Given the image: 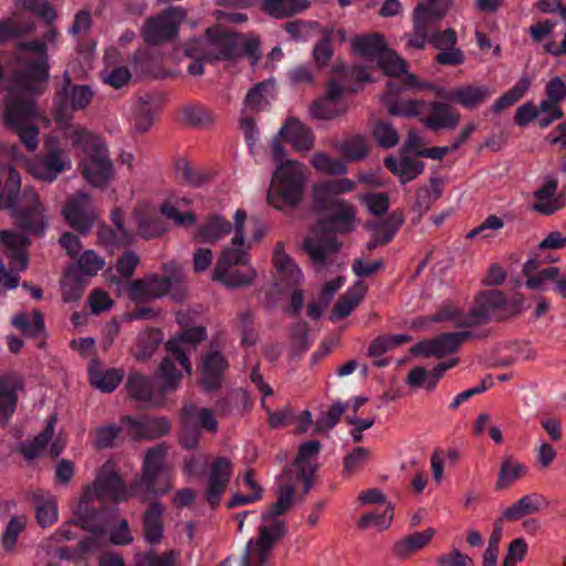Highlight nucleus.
I'll return each instance as SVG.
<instances>
[{
	"label": "nucleus",
	"instance_id": "obj_49",
	"mask_svg": "<svg viewBox=\"0 0 566 566\" xmlns=\"http://www.w3.org/2000/svg\"><path fill=\"white\" fill-rule=\"evenodd\" d=\"M539 510V503L534 495H525L505 507L502 512L503 518L516 521L526 515L536 513Z\"/></svg>",
	"mask_w": 566,
	"mask_h": 566
},
{
	"label": "nucleus",
	"instance_id": "obj_19",
	"mask_svg": "<svg viewBox=\"0 0 566 566\" xmlns=\"http://www.w3.org/2000/svg\"><path fill=\"white\" fill-rule=\"evenodd\" d=\"M67 168H70V160L59 148L49 150L42 158L29 165L30 174L46 182H53Z\"/></svg>",
	"mask_w": 566,
	"mask_h": 566
},
{
	"label": "nucleus",
	"instance_id": "obj_32",
	"mask_svg": "<svg viewBox=\"0 0 566 566\" xmlns=\"http://www.w3.org/2000/svg\"><path fill=\"white\" fill-rule=\"evenodd\" d=\"M232 229L233 227L229 220L214 214L197 228L195 239L199 243H214L228 235Z\"/></svg>",
	"mask_w": 566,
	"mask_h": 566
},
{
	"label": "nucleus",
	"instance_id": "obj_27",
	"mask_svg": "<svg viewBox=\"0 0 566 566\" xmlns=\"http://www.w3.org/2000/svg\"><path fill=\"white\" fill-rule=\"evenodd\" d=\"M279 136L298 150L307 151L313 147V133L295 117H289L285 120L279 130Z\"/></svg>",
	"mask_w": 566,
	"mask_h": 566
},
{
	"label": "nucleus",
	"instance_id": "obj_51",
	"mask_svg": "<svg viewBox=\"0 0 566 566\" xmlns=\"http://www.w3.org/2000/svg\"><path fill=\"white\" fill-rule=\"evenodd\" d=\"M321 449L322 444L318 440H310L302 443L293 463L286 468H292V470H311V468L317 469L316 464H313L312 461L316 459Z\"/></svg>",
	"mask_w": 566,
	"mask_h": 566
},
{
	"label": "nucleus",
	"instance_id": "obj_26",
	"mask_svg": "<svg viewBox=\"0 0 566 566\" xmlns=\"http://www.w3.org/2000/svg\"><path fill=\"white\" fill-rule=\"evenodd\" d=\"M460 123V115L446 102L427 105V129L452 130Z\"/></svg>",
	"mask_w": 566,
	"mask_h": 566
},
{
	"label": "nucleus",
	"instance_id": "obj_1",
	"mask_svg": "<svg viewBox=\"0 0 566 566\" xmlns=\"http://www.w3.org/2000/svg\"><path fill=\"white\" fill-rule=\"evenodd\" d=\"M280 139L277 134L271 143L273 160L279 165L272 176L268 201L275 209L283 210L294 208L303 200L306 178L302 164L296 160L283 161L285 151Z\"/></svg>",
	"mask_w": 566,
	"mask_h": 566
},
{
	"label": "nucleus",
	"instance_id": "obj_47",
	"mask_svg": "<svg viewBox=\"0 0 566 566\" xmlns=\"http://www.w3.org/2000/svg\"><path fill=\"white\" fill-rule=\"evenodd\" d=\"M86 281L77 271L69 270L62 281V298L65 303L77 302L85 291Z\"/></svg>",
	"mask_w": 566,
	"mask_h": 566
},
{
	"label": "nucleus",
	"instance_id": "obj_3",
	"mask_svg": "<svg viewBox=\"0 0 566 566\" xmlns=\"http://www.w3.org/2000/svg\"><path fill=\"white\" fill-rule=\"evenodd\" d=\"M377 63L384 73L390 77L387 82V90L384 96L388 112L391 115L405 116L418 114V102L398 98L403 91L422 86L419 78L413 74H406L403 78L400 77L402 74L407 73L406 62L394 50L388 48Z\"/></svg>",
	"mask_w": 566,
	"mask_h": 566
},
{
	"label": "nucleus",
	"instance_id": "obj_24",
	"mask_svg": "<svg viewBox=\"0 0 566 566\" xmlns=\"http://www.w3.org/2000/svg\"><path fill=\"white\" fill-rule=\"evenodd\" d=\"M229 364L220 352H210L202 358L201 386L206 391H216L221 387L222 375Z\"/></svg>",
	"mask_w": 566,
	"mask_h": 566
},
{
	"label": "nucleus",
	"instance_id": "obj_60",
	"mask_svg": "<svg viewBox=\"0 0 566 566\" xmlns=\"http://www.w3.org/2000/svg\"><path fill=\"white\" fill-rule=\"evenodd\" d=\"M98 241L106 247L128 245L133 241L130 232H119L107 226H102L97 232Z\"/></svg>",
	"mask_w": 566,
	"mask_h": 566
},
{
	"label": "nucleus",
	"instance_id": "obj_5",
	"mask_svg": "<svg viewBox=\"0 0 566 566\" xmlns=\"http://www.w3.org/2000/svg\"><path fill=\"white\" fill-rule=\"evenodd\" d=\"M206 336L207 333L203 326H195L185 329L177 337L169 339L165 344L166 350L171 356L165 357L158 367V376L160 378L158 390L161 396L175 391L179 385L181 374L176 368V361H178L188 374L191 373V363L184 345L195 347L202 342Z\"/></svg>",
	"mask_w": 566,
	"mask_h": 566
},
{
	"label": "nucleus",
	"instance_id": "obj_17",
	"mask_svg": "<svg viewBox=\"0 0 566 566\" xmlns=\"http://www.w3.org/2000/svg\"><path fill=\"white\" fill-rule=\"evenodd\" d=\"M429 42L438 51L434 62L444 66L461 65L465 61L464 52L458 46V36L452 29L434 32Z\"/></svg>",
	"mask_w": 566,
	"mask_h": 566
},
{
	"label": "nucleus",
	"instance_id": "obj_57",
	"mask_svg": "<svg viewBox=\"0 0 566 566\" xmlns=\"http://www.w3.org/2000/svg\"><path fill=\"white\" fill-rule=\"evenodd\" d=\"M503 227V219L492 214L489 216L479 227L472 229L467 237L469 239L479 238L480 240H489L494 238Z\"/></svg>",
	"mask_w": 566,
	"mask_h": 566
},
{
	"label": "nucleus",
	"instance_id": "obj_54",
	"mask_svg": "<svg viewBox=\"0 0 566 566\" xmlns=\"http://www.w3.org/2000/svg\"><path fill=\"white\" fill-rule=\"evenodd\" d=\"M293 355H303L312 345L310 325L305 321L296 322L291 326Z\"/></svg>",
	"mask_w": 566,
	"mask_h": 566
},
{
	"label": "nucleus",
	"instance_id": "obj_14",
	"mask_svg": "<svg viewBox=\"0 0 566 566\" xmlns=\"http://www.w3.org/2000/svg\"><path fill=\"white\" fill-rule=\"evenodd\" d=\"M233 473V464L226 457H217L210 464L208 482L205 491V500L211 509L219 506L230 479Z\"/></svg>",
	"mask_w": 566,
	"mask_h": 566
},
{
	"label": "nucleus",
	"instance_id": "obj_53",
	"mask_svg": "<svg viewBox=\"0 0 566 566\" xmlns=\"http://www.w3.org/2000/svg\"><path fill=\"white\" fill-rule=\"evenodd\" d=\"M530 86V78L527 76L521 77L520 81L510 91H507L493 103L492 109L495 113L504 111L505 108L521 99L526 94Z\"/></svg>",
	"mask_w": 566,
	"mask_h": 566
},
{
	"label": "nucleus",
	"instance_id": "obj_13",
	"mask_svg": "<svg viewBox=\"0 0 566 566\" xmlns=\"http://www.w3.org/2000/svg\"><path fill=\"white\" fill-rule=\"evenodd\" d=\"M62 213L70 227L82 234L90 232L97 218L91 196L82 191L67 199Z\"/></svg>",
	"mask_w": 566,
	"mask_h": 566
},
{
	"label": "nucleus",
	"instance_id": "obj_33",
	"mask_svg": "<svg viewBox=\"0 0 566 566\" xmlns=\"http://www.w3.org/2000/svg\"><path fill=\"white\" fill-rule=\"evenodd\" d=\"M35 518L41 527H49L57 521V506L50 493L36 491L32 494Z\"/></svg>",
	"mask_w": 566,
	"mask_h": 566
},
{
	"label": "nucleus",
	"instance_id": "obj_38",
	"mask_svg": "<svg viewBox=\"0 0 566 566\" xmlns=\"http://www.w3.org/2000/svg\"><path fill=\"white\" fill-rule=\"evenodd\" d=\"M365 292L366 287L361 283H358L352 289L347 290L346 293L339 296L335 303L329 317L331 321L343 319L350 315V313L364 298Z\"/></svg>",
	"mask_w": 566,
	"mask_h": 566
},
{
	"label": "nucleus",
	"instance_id": "obj_64",
	"mask_svg": "<svg viewBox=\"0 0 566 566\" xmlns=\"http://www.w3.org/2000/svg\"><path fill=\"white\" fill-rule=\"evenodd\" d=\"M142 564L146 566H179L177 563V553L174 549L166 551L161 554L149 549L143 555Z\"/></svg>",
	"mask_w": 566,
	"mask_h": 566
},
{
	"label": "nucleus",
	"instance_id": "obj_59",
	"mask_svg": "<svg viewBox=\"0 0 566 566\" xmlns=\"http://www.w3.org/2000/svg\"><path fill=\"white\" fill-rule=\"evenodd\" d=\"M312 165L315 169L327 175H343L346 172L345 164L336 158H332L324 153H317L312 157Z\"/></svg>",
	"mask_w": 566,
	"mask_h": 566
},
{
	"label": "nucleus",
	"instance_id": "obj_21",
	"mask_svg": "<svg viewBox=\"0 0 566 566\" xmlns=\"http://www.w3.org/2000/svg\"><path fill=\"white\" fill-rule=\"evenodd\" d=\"M165 506L161 502L150 501L142 514V526L144 539L149 545H158L164 537V514Z\"/></svg>",
	"mask_w": 566,
	"mask_h": 566
},
{
	"label": "nucleus",
	"instance_id": "obj_41",
	"mask_svg": "<svg viewBox=\"0 0 566 566\" xmlns=\"http://www.w3.org/2000/svg\"><path fill=\"white\" fill-rule=\"evenodd\" d=\"M274 88V81L265 80L255 84L249 90L244 98V109L247 112H261L269 105L268 96Z\"/></svg>",
	"mask_w": 566,
	"mask_h": 566
},
{
	"label": "nucleus",
	"instance_id": "obj_4",
	"mask_svg": "<svg viewBox=\"0 0 566 566\" xmlns=\"http://www.w3.org/2000/svg\"><path fill=\"white\" fill-rule=\"evenodd\" d=\"M70 140L84 154L80 163L84 179L93 187L106 186L113 178V163L103 140L83 127L74 128Z\"/></svg>",
	"mask_w": 566,
	"mask_h": 566
},
{
	"label": "nucleus",
	"instance_id": "obj_52",
	"mask_svg": "<svg viewBox=\"0 0 566 566\" xmlns=\"http://www.w3.org/2000/svg\"><path fill=\"white\" fill-rule=\"evenodd\" d=\"M424 547V532H417L396 542L392 553L401 559H407Z\"/></svg>",
	"mask_w": 566,
	"mask_h": 566
},
{
	"label": "nucleus",
	"instance_id": "obj_36",
	"mask_svg": "<svg viewBox=\"0 0 566 566\" xmlns=\"http://www.w3.org/2000/svg\"><path fill=\"white\" fill-rule=\"evenodd\" d=\"M352 45L357 54L377 61L388 50L385 38L379 33L357 35L353 39Z\"/></svg>",
	"mask_w": 566,
	"mask_h": 566
},
{
	"label": "nucleus",
	"instance_id": "obj_29",
	"mask_svg": "<svg viewBox=\"0 0 566 566\" xmlns=\"http://www.w3.org/2000/svg\"><path fill=\"white\" fill-rule=\"evenodd\" d=\"M273 262L279 272L280 280L289 286H297L303 280L298 265L285 253L284 243L277 242L273 252Z\"/></svg>",
	"mask_w": 566,
	"mask_h": 566
},
{
	"label": "nucleus",
	"instance_id": "obj_56",
	"mask_svg": "<svg viewBox=\"0 0 566 566\" xmlns=\"http://www.w3.org/2000/svg\"><path fill=\"white\" fill-rule=\"evenodd\" d=\"M525 471L526 469L522 463L512 459L504 460L499 472L496 488L506 489L509 485L520 479L525 473Z\"/></svg>",
	"mask_w": 566,
	"mask_h": 566
},
{
	"label": "nucleus",
	"instance_id": "obj_9",
	"mask_svg": "<svg viewBox=\"0 0 566 566\" xmlns=\"http://www.w3.org/2000/svg\"><path fill=\"white\" fill-rule=\"evenodd\" d=\"M4 103L6 125L18 134L28 150H35L39 145V127L35 125V120L39 118L36 105H32L30 102Z\"/></svg>",
	"mask_w": 566,
	"mask_h": 566
},
{
	"label": "nucleus",
	"instance_id": "obj_39",
	"mask_svg": "<svg viewBox=\"0 0 566 566\" xmlns=\"http://www.w3.org/2000/svg\"><path fill=\"white\" fill-rule=\"evenodd\" d=\"M98 366L97 360H92L88 367V376L91 385L99 389L103 392H112L116 389L123 379V374L115 368H111L105 373H102L96 367Z\"/></svg>",
	"mask_w": 566,
	"mask_h": 566
},
{
	"label": "nucleus",
	"instance_id": "obj_45",
	"mask_svg": "<svg viewBox=\"0 0 566 566\" xmlns=\"http://www.w3.org/2000/svg\"><path fill=\"white\" fill-rule=\"evenodd\" d=\"M129 395L139 401L155 403V392L151 381L137 373L130 374L127 379Z\"/></svg>",
	"mask_w": 566,
	"mask_h": 566
},
{
	"label": "nucleus",
	"instance_id": "obj_6",
	"mask_svg": "<svg viewBox=\"0 0 566 566\" xmlns=\"http://www.w3.org/2000/svg\"><path fill=\"white\" fill-rule=\"evenodd\" d=\"M49 78L48 59L28 61L21 71H14L7 86L4 102H30L36 105V98L42 94L44 83Z\"/></svg>",
	"mask_w": 566,
	"mask_h": 566
},
{
	"label": "nucleus",
	"instance_id": "obj_25",
	"mask_svg": "<svg viewBox=\"0 0 566 566\" xmlns=\"http://www.w3.org/2000/svg\"><path fill=\"white\" fill-rule=\"evenodd\" d=\"M277 500L262 518H274L283 515L292 505L295 496V481H293L292 468H284L277 481Z\"/></svg>",
	"mask_w": 566,
	"mask_h": 566
},
{
	"label": "nucleus",
	"instance_id": "obj_34",
	"mask_svg": "<svg viewBox=\"0 0 566 566\" xmlns=\"http://www.w3.org/2000/svg\"><path fill=\"white\" fill-rule=\"evenodd\" d=\"M385 167L400 177L402 184L416 178L422 171V164L413 157L402 154L401 158L388 156L385 158Z\"/></svg>",
	"mask_w": 566,
	"mask_h": 566
},
{
	"label": "nucleus",
	"instance_id": "obj_42",
	"mask_svg": "<svg viewBox=\"0 0 566 566\" xmlns=\"http://www.w3.org/2000/svg\"><path fill=\"white\" fill-rule=\"evenodd\" d=\"M12 325L18 328L24 336L38 338L44 333V319L40 311L34 310L31 316L21 313L14 315L11 321Z\"/></svg>",
	"mask_w": 566,
	"mask_h": 566
},
{
	"label": "nucleus",
	"instance_id": "obj_11",
	"mask_svg": "<svg viewBox=\"0 0 566 566\" xmlns=\"http://www.w3.org/2000/svg\"><path fill=\"white\" fill-rule=\"evenodd\" d=\"M186 15L187 13L182 8L171 7L148 19L143 30L145 42L150 45H158L175 40L178 35V25Z\"/></svg>",
	"mask_w": 566,
	"mask_h": 566
},
{
	"label": "nucleus",
	"instance_id": "obj_63",
	"mask_svg": "<svg viewBox=\"0 0 566 566\" xmlns=\"http://www.w3.org/2000/svg\"><path fill=\"white\" fill-rule=\"evenodd\" d=\"M373 136L384 148H391L399 140L397 130L386 122H379L374 126Z\"/></svg>",
	"mask_w": 566,
	"mask_h": 566
},
{
	"label": "nucleus",
	"instance_id": "obj_22",
	"mask_svg": "<svg viewBox=\"0 0 566 566\" xmlns=\"http://www.w3.org/2000/svg\"><path fill=\"white\" fill-rule=\"evenodd\" d=\"M171 287V279L167 276L151 275L143 280H135L129 285V296L133 301H145L160 297Z\"/></svg>",
	"mask_w": 566,
	"mask_h": 566
},
{
	"label": "nucleus",
	"instance_id": "obj_35",
	"mask_svg": "<svg viewBox=\"0 0 566 566\" xmlns=\"http://www.w3.org/2000/svg\"><path fill=\"white\" fill-rule=\"evenodd\" d=\"M491 95L488 86L468 85L458 88L453 93L444 92L441 97L447 101H454L467 108H473L484 102Z\"/></svg>",
	"mask_w": 566,
	"mask_h": 566
},
{
	"label": "nucleus",
	"instance_id": "obj_48",
	"mask_svg": "<svg viewBox=\"0 0 566 566\" xmlns=\"http://www.w3.org/2000/svg\"><path fill=\"white\" fill-rule=\"evenodd\" d=\"M123 424H128L133 429H143L150 438H159L166 436L170 431V422L166 418L149 419L145 423H140L132 416L122 418Z\"/></svg>",
	"mask_w": 566,
	"mask_h": 566
},
{
	"label": "nucleus",
	"instance_id": "obj_58",
	"mask_svg": "<svg viewBox=\"0 0 566 566\" xmlns=\"http://www.w3.org/2000/svg\"><path fill=\"white\" fill-rule=\"evenodd\" d=\"M392 518H394V507L391 504H388L382 513H379V512L365 513L359 518L358 526L361 528H367L371 525H375L380 530H386L390 526Z\"/></svg>",
	"mask_w": 566,
	"mask_h": 566
},
{
	"label": "nucleus",
	"instance_id": "obj_30",
	"mask_svg": "<svg viewBox=\"0 0 566 566\" xmlns=\"http://www.w3.org/2000/svg\"><path fill=\"white\" fill-rule=\"evenodd\" d=\"M134 217L137 223V233L145 240L161 237L168 231V226L163 216L156 211H143L136 209Z\"/></svg>",
	"mask_w": 566,
	"mask_h": 566
},
{
	"label": "nucleus",
	"instance_id": "obj_18",
	"mask_svg": "<svg viewBox=\"0 0 566 566\" xmlns=\"http://www.w3.org/2000/svg\"><path fill=\"white\" fill-rule=\"evenodd\" d=\"M94 493L101 502L119 503L129 497L128 490L123 479L113 471L102 470L93 484Z\"/></svg>",
	"mask_w": 566,
	"mask_h": 566
},
{
	"label": "nucleus",
	"instance_id": "obj_37",
	"mask_svg": "<svg viewBox=\"0 0 566 566\" xmlns=\"http://www.w3.org/2000/svg\"><path fill=\"white\" fill-rule=\"evenodd\" d=\"M164 340V334L159 328H147L139 333L133 356L136 360L146 361L151 358Z\"/></svg>",
	"mask_w": 566,
	"mask_h": 566
},
{
	"label": "nucleus",
	"instance_id": "obj_16",
	"mask_svg": "<svg viewBox=\"0 0 566 566\" xmlns=\"http://www.w3.org/2000/svg\"><path fill=\"white\" fill-rule=\"evenodd\" d=\"M167 454L165 443L157 444L147 450L143 462L142 482L149 494L160 496L166 494L170 486H158L157 479L164 469V460Z\"/></svg>",
	"mask_w": 566,
	"mask_h": 566
},
{
	"label": "nucleus",
	"instance_id": "obj_44",
	"mask_svg": "<svg viewBox=\"0 0 566 566\" xmlns=\"http://www.w3.org/2000/svg\"><path fill=\"white\" fill-rule=\"evenodd\" d=\"M76 522L80 528L94 535H104L105 528L101 523L99 512L82 502L75 511Z\"/></svg>",
	"mask_w": 566,
	"mask_h": 566
},
{
	"label": "nucleus",
	"instance_id": "obj_15",
	"mask_svg": "<svg viewBox=\"0 0 566 566\" xmlns=\"http://www.w3.org/2000/svg\"><path fill=\"white\" fill-rule=\"evenodd\" d=\"M355 182L348 178L327 180L313 186V203L317 213L334 209L335 205H348L337 198L338 195L349 192Z\"/></svg>",
	"mask_w": 566,
	"mask_h": 566
},
{
	"label": "nucleus",
	"instance_id": "obj_23",
	"mask_svg": "<svg viewBox=\"0 0 566 566\" xmlns=\"http://www.w3.org/2000/svg\"><path fill=\"white\" fill-rule=\"evenodd\" d=\"M533 197V210L543 214H552L565 203L563 197L557 192V181L552 177L546 178L542 182L534 191Z\"/></svg>",
	"mask_w": 566,
	"mask_h": 566
},
{
	"label": "nucleus",
	"instance_id": "obj_2",
	"mask_svg": "<svg viewBox=\"0 0 566 566\" xmlns=\"http://www.w3.org/2000/svg\"><path fill=\"white\" fill-rule=\"evenodd\" d=\"M332 213L317 221V228L322 232L316 239L305 238L303 250L312 262L324 266L327 255L336 254L340 249V242L331 234L348 233L355 229L356 211L350 205H335Z\"/></svg>",
	"mask_w": 566,
	"mask_h": 566
},
{
	"label": "nucleus",
	"instance_id": "obj_12",
	"mask_svg": "<svg viewBox=\"0 0 566 566\" xmlns=\"http://www.w3.org/2000/svg\"><path fill=\"white\" fill-rule=\"evenodd\" d=\"M23 200L28 203L22 206L19 197L15 199L13 207H6L15 218L17 226L34 235L44 233L45 223L42 216V206L39 196L32 190H24Z\"/></svg>",
	"mask_w": 566,
	"mask_h": 566
},
{
	"label": "nucleus",
	"instance_id": "obj_20",
	"mask_svg": "<svg viewBox=\"0 0 566 566\" xmlns=\"http://www.w3.org/2000/svg\"><path fill=\"white\" fill-rule=\"evenodd\" d=\"M0 243L3 245L4 253L9 259L11 271H24L28 265L27 248L30 244V240L19 233L1 231Z\"/></svg>",
	"mask_w": 566,
	"mask_h": 566
},
{
	"label": "nucleus",
	"instance_id": "obj_61",
	"mask_svg": "<svg viewBox=\"0 0 566 566\" xmlns=\"http://www.w3.org/2000/svg\"><path fill=\"white\" fill-rule=\"evenodd\" d=\"M105 262L102 258H99L94 251L87 250L85 251L77 261V266L75 269H70L71 271H77L80 275H95L99 270L103 269Z\"/></svg>",
	"mask_w": 566,
	"mask_h": 566
},
{
	"label": "nucleus",
	"instance_id": "obj_10",
	"mask_svg": "<svg viewBox=\"0 0 566 566\" xmlns=\"http://www.w3.org/2000/svg\"><path fill=\"white\" fill-rule=\"evenodd\" d=\"M93 91L88 85L73 84L71 76L65 73L61 86L53 97V116L59 124H66L72 113L85 109L93 98Z\"/></svg>",
	"mask_w": 566,
	"mask_h": 566
},
{
	"label": "nucleus",
	"instance_id": "obj_40",
	"mask_svg": "<svg viewBox=\"0 0 566 566\" xmlns=\"http://www.w3.org/2000/svg\"><path fill=\"white\" fill-rule=\"evenodd\" d=\"M182 416L185 419L186 430L190 429V427H196L198 429L201 427L208 431L217 430V420L212 411L208 408H197L193 405L185 406L182 409Z\"/></svg>",
	"mask_w": 566,
	"mask_h": 566
},
{
	"label": "nucleus",
	"instance_id": "obj_46",
	"mask_svg": "<svg viewBox=\"0 0 566 566\" xmlns=\"http://www.w3.org/2000/svg\"><path fill=\"white\" fill-rule=\"evenodd\" d=\"M334 34L335 29L333 27H325L322 29V35L313 49V59L318 67L326 66L334 54V50L332 48Z\"/></svg>",
	"mask_w": 566,
	"mask_h": 566
},
{
	"label": "nucleus",
	"instance_id": "obj_8",
	"mask_svg": "<svg viewBox=\"0 0 566 566\" xmlns=\"http://www.w3.org/2000/svg\"><path fill=\"white\" fill-rule=\"evenodd\" d=\"M505 298L497 291L482 293L476 297L473 310L468 315L460 314L454 304H444L431 322L453 321L459 326L479 325L492 317L496 310L504 305Z\"/></svg>",
	"mask_w": 566,
	"mask_h": 566
},
{
	"label": "nucleus",
	"instance_id": "obj_50",
	"mask_svg": "<svg viewBox=\"0 0 566 566\" xmlns=\"http://www.w3.org/2000/svg\"><path fill=\"white\" fill-rule=\"evenodd\" d=\"M412 337L407 334L380 335L370 343L368 347V356L379 357L392 348L405 343H409Z\"/></svg>",
	"mask_w": 566,
	"mask_h": 566
},
{
	"label": "nucleus",
	"instance_id": "obj_7",
	"mask_svg": "<svg viewBox=\"0 0 566 566\" xmlns=\"http://www.w3.org/2000/svg\"><path fill=\"white\" fill-rule=\"evenodd\" d=\"M250 244L245 241L243 244H230L226 247L216 263L213 270V280L221 282L228 287H241L250 285L256 272L253 268L249 266L245 272H242L235 266H247L250 263L249 254Z\"/></svg>",
	"mask_w": 566,
	"mask_h": 566
},
{
	"label": "nucleus",
	"instance_id": "obj_43",
	"mask_svg": "<svg viewBox=\"0 0 566 566\" xmlns=\"http://www.w3.org/2000/svg\"><path fill=\"white\" fill-rule=\"evenodd\" d=\"M469 336V333L458 332L451 334H443L437 338L431 339L427 343V356H443L455 348Z\"/></svg>",
	"mask_w": 566,
	"mask_h": 566
},
{
	"label": "nucleus",
	"instance_id": "obj_62",
	"mask_svg": "<svg viewBox=\"0 0 566 566\" xmlns=\"http://www.w3.org/2000/svg\"><path fill=\"white\" fill-rule=\"evenodd\" d=\"M270 552L254 544V539L251 538L241 556L242 566H264L268 560Z\"/></svg>",
	"mask_w": 566,
	"mask_h": 566
},
{
	"label": "nucleus",
	"instance_id": "obj_55",
	"mask_svg": "<svg viewBox=\"0 0 566 566\" xmlns=\"http://www.w3.org/2000/svg\"><path fill=\"white\" fill-rule=\"evenodd\" d=\"M15 390L4 377H0V420H8L15 411Z\"/></svg>",
	"mask_w": 566,
	"mask_h": 566
},
{
	"label": "nucleus",
	"instance_id": "obj_31",
	"mask_svg": "<svg viewBox=\"0 0 566 566\" xmlns=\"http://www.w3.org/2000/svg\"><path fill=\"white\" fill-rule=\"evenodd\" d=\"M56 420V415H51L46 421L45 428L39 434L30 441L20 443L18 451L25 460L31 461L40 457L41 452L53 439Z\"/></svg>",
	"mask_w": 566,
	"mask_h": 566
},
{
	"label": "nucleus",
	"instance_id": "obj_28",
	"mask_svg": "<svg viewBox=\"0 0 566 566\" xmlns=\"http://www.w3.org/2000/svg\"><path fill=\"white\" fill-rule=\"evenodd\" d=\"M210 39V63L216 61H231L241 55L240 43L238 35L231 33H216L211 34L208 31Z\"/></svg>",
	"mask_w": 566,
	"mask_h": 566
}]
</instances>
